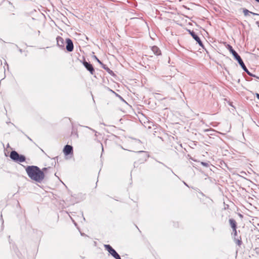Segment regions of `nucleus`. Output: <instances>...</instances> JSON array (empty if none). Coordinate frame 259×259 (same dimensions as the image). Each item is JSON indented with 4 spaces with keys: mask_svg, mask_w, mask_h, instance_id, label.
Masks as SVG:
<instances>
[{
    "mask_svg": "<svg viewBox=\"0 0 259 259\" xmlns=\"http://www.w3.org/2000/svg\"><path fill=\"white\" fill-rule=\"evenodd\" d=\"M243 12L244 13V15L245 16H247L249 13H250L253 15H257V16H259V14H257V13H253V12H250L249 11V10H248L247 9H244L243 10Z\"/></svg>",
    "mask_w": 259,
    "mask_h": 259,
    "instance_id": "obj_13",
    "label": "nucleus"
},
{
    "mask_svg": "<svg viewBox=\"0 0 259 259\" xmlns=\"http://www.w3.org/2000/svg\"><path fill=\"white\" fill-rule=\"evenodd\" d=\"M256 2L259 3V0H255Z\"/></svg>",
    "mask_w": 259,
    "mask_h": 259,
    "instance_id": "obj_23",
    "label": "nucleus"
},
{
    "mask_svg": "<svg viewBox=\"0 0 259 259\" xmlns=\"http://www.w3.org/2000/svg\"><path fill=\"white\" fill-rule=\"evenodd\" d=\"M25 170L29 178L38 183H41L45 178L43 171L37 166H27Z\"/></svg>",
    "mask_w": 259,
    "mask_h": 259,
    "instance_id": "obj_1",
    "label": "nucleus"
},
{
    "mask_svg": "<svg viewBox=\"0 0 259 259\" xmlns=\"http://www.w3.org/2000/svg\"><path fill=\"white\" fill-rule=\"evenodd\" d=\"M227 49L229 50L230 52L234 56V58L238 61V63L240 65L242 69H246V66L242 61L240 56L238 55V54L233 49L232 47L230 45H228Z\"/></svg>",
    "mask_w": 259,
    "mask_h": 259,
    "instance_id": "obj_2",
    "label": "nucleus"
},
{
    "mask_svg": "<svg viewBox=\"0 0 259 259\" xmlns=\"http://www.w3.org/2000/svg\"><path fill=\"white\" fill-rule=\"evenodd\" d=\"M66 49L68 52H72L74 49V46L72 40L70 38L66 39Z\"/></svg>",
    "mask_w": 259,
    "mask_h": 259,
    "instance_id": "obj_6",
    "label": "nucleus"
},
{
    "mask_svg": "<svg viewBox=\"0 0 259 259\" xmlns=\"http://www.w3.org/2000/svg\"><path fill=\"white\" fill-rule=\"evenodd\" d=\"M255 96H256V98L259 100V94L256 93Z\"/></svg>",
    "mask_w": 259,
    "mask_h": 259,
    "instance_id": "obj_19",
    "label": "nucleus"
},
{
    "mask_svg": "<svg viewBox=\"0 0 259 259\" xmlns=\"http://www.w3.org/2000/svg\"><path fill=\"white\" fill-rule=\"evenodd\" d=\"M151 50L152 51L153 53L157 56L160 55L161 54L160 50L156 46H153L151 48Z\"/></svg>",
    "mask_w": 259,
    "mask_h": 259,
    "instance_id": "obj_12",
    "label": "nucleus"
},
{
    "mask_svg": "<svg viewBox=\"0 0 259 259\" xmlns=\"http://www.w3.org/2000/svg\"><path fill=\"white\" fill-rule=\"evenodd\" d=\"M105 249L113 256L115 259H121L120 255L117 253L114 249H113L110 245L105 244L104 245Z\"/></svg>",
    "mask_w": 259,
    "mask_h": 259,
    "instance_id": "obj_4",
    "label": "nucleus"
},
{
    "mask_svg": "<svg viewBox=\"0 0 259 259\" xmlns=\"http://www.w3.org/2000/svg\"><path fill=\"white\" fill-rule=\"evenodd\" d=\"M94 57L96 59V60L98 61V62L99 63H100L101 65H102L103 63L101 62V61L100 60H99L96 56H95Z\"/></svg>",
    "mask_w": 259,
    "mask_h": 259,
    "instance_id": "obj_16",
    "label": "nucleus"
},
{
    "mask_svg": "<svg viewBox=\"0 0 259 259\" xmlns=\"http://www.w3.org/2000/svg\"><path fill=\"white\" fill-rule=\"evenodd\" d=\"M27 138L30 141H32V139L31 138H30L29 137H27Z\"/></svg>",
    "mask_w": 259,
    "mask_h": 259,
    "instance_id": "obj_21",
    "label": "nucleus"
},
{
    "mask_svg": "<svg viewBox=\"0 0 259 259\" xmlns=\"http://www.w3.org/2000/svg\"><path fill=\"white\" fill-rule=\"evenodd\" d=\"M85 127H87V128H89V129H90V130H92V131H94V132H95V130H94L92 129L91 128H90V127H89V126H85Z\"/></svg>",
    "mask_w": 259,
    "mask_h": 259,
    "instance_id": "obj_20",
    "label": "nucleus"
},
{
    "mask_svg": "<svg viewBox=\"0 0 259 259\" xmlns=\"http://www.w3.org/2000/svg\"><path fill=\"white\" fill-rule=\"evenodd\" d=\"M63 152L65 155H68L73 153V147L72 146L66 145L65 146L63 149Z\"/></svg>",
    "mask_w": 259,
    "mask_h": 259,
    "instance_id": "obj_8",
    "label": "nucleus"
},
{
    "mask_svg": "<svg viewBox=\"0 0 259 259\" xmlns=\"http://www.w3.org/2000/svg\"><path fill=\"white\" fill-rule=\"evenodd\" d=\"M82 63L85 68L90 72L91 74L93 75L95 74V69L90 62H88L84 60Z\"/></svg>",
    "mask_w": 259,
    "mask_h": 259,
    "instance_id": "obj_5",
    "label": "nucleus"
},
{
    "mask_svg": "<svg viewBox=\"0 0 259 259\" xmlns=\"http://www.w3.org/2000/svg\"><path fill=\"white\" fill-rule=\"evenodd\" d=\"M102 67L103 69L106 70L109 74L111 75L114 74L112 70H111L108 67H107L106 65L103 64Z\"/></svg>",
    "mask_w": 259,
    "mask_h": 259,
    "instance_id": "obj_14",
    "label": "nucleus"
},
{
    "mask_svg": "<svg viewBox=\"0 0 259 259\" xmlns=\"http://www.w3.org/2000/svg\"><path fill=\"white\" fill-rule=\"evenodd\" d=\"M202 164L204 166H208V163H206V162H202Z\"/></svg>",
    "mask_w": 259,
    "mask_h": 259,
    "instance_id": "obj_18",
    "label": "nucleus"
},
{
    "mask_svg": "<svg viewBox=\"0 0 259 259\" xmlns=\"http://www.w3.org/2000/svg\"><path fill=\"white\" fill-rule=\"evenodd\" d=\"M46 169H47V168H44L42 169L43 170H45Z\"/></svg>",
    "mask_w": 259,
    "mask_h": 259,
    "instance_id": "obj_22",
    "label": "nucleus"
},
{
    "mask_svg": "<svg viewBox=\"0 0 259 259\" xmlns=\"http://www.w3.org/2000/svg\"><path fill=\"white\" fill-rule=\"evenodd\" d=\"M138 153H144L147 157L148 156L147 153L145 151H138Z\"/></svg>",
    "mask_w": 259,
    "mask_h": 259,
    "instance_id": "obj_17",
    "label": "nucleus"
},
{
    "mask_svg": "<svg viewBox=\"0 0 259 259\" xmlns=\"http://www.w3.org/2000/svg\"><path fill=\"white\" fill-rule=\"evenodd\" d=\"M189 32L192 37L197 42L199 46L202 47L203 44L199 37L195 33L194 31L189 30Z\"/></svg>",
    "mask_w": 259,
    "mask_h": 259,
    "instance_id": "obj_7",
    "label": "nucleus"
},
{
    "mask_svg": "<svg viewBox=\"0 0 259 259\" xmlns=\"http://www.w3.org/2000/svg\"><path fill=\"white\" fill-rule=\"evenodd\" d=\"M10 157L15 162H23L26 160V158L24 155H20L14 150L11 152Z\"/></svg>",
    "mask_w": 259,
    "mask_h": 259,
    "instance_id": "obj_3",
    "label": "nucleus"
},
{
    "mask_svg": "<svg viewBox=\"0 0 259 259\" xmlns=\"http://www.w3.org/2000/svg\"><path fill=\"white\" fill-rule=\"evenodd\" d=\"M232 234L234 236V240L236 241V243L238 245H240L241 244V241L240 240V238L238 237L236 229H235V230H233Z\"/></svg>",
    "mask_w": 259,
    "mask_h": 259,
    "instance_id": "obj_9",
    "label": "nucleus"
},
{
    "mask_svg": "<svg viewBox=\"0 0 259 259\" xmlns=\"http://www.w3.org/2000/svg\"><path fill=\"white\" fill-rule=\"evenodd\" d=\"M57 39V44L58 47L61 48V49H64V41L62 37L60 36H58L56 38Z\"/></svg>",
    "mask_w": 259,
    "mask_h": 259,
    "instance_id": "obj_10",
    "label": "nucleus"
},
{
    "mask_svg": "<svg viewBox=\"0 0 259 259\" xmlns=\"http://www.w3.org/2000/svg\"><path fill=\"white\" fill-rule=\"evenodd\" d=\"M245 72H246L250 76H255L254 75H253L252 74H251L249 71L247 69V68L246 67V69H243Z\"/></svg>",
    "mask_w": 259,
    "mask_h": 259,
    "instance_id": "obj_15",
    "label": "nucleus"
},
{
    "mask_svg": "<svg viewBox=\"0 0 259 259\" xmlns=\"http://www.w3.org/2000/svg\"><path fill=\"white\" fill-rule=\"evenodd\" d=\"M229 222L231 227L232 228V230H235V229H237V223L234 219H230L229 220Z\"/></svg>",
    "mask_w": 259,
    "mask_h": 259,
    "instance_id": "obj_11",
    "label": "nucleus"
}]
</instances>
